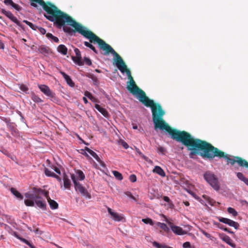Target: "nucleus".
I'll use <instances>...</instances> for the list:
<instances>
[{"label":"nucleus","instance_id":"nucleus-18","mask_svg":"<svg viewBox=\"0 0 248 248\" xmlns=\"http://www.w3.org/2000/svg\"><path fill=\"white\" fill-rule=\"evenodd\" d=\"M34 203H35L38 207L42 209H45L46 208V202L41 197L40 199H36L34 200Z\"/></svg>","mask_w":248,"mask_h":248},{"label":"nucleus","instance_id":"nucleus-55","mask_svg":"<svg viewBox=\"0 0 248 248\" xmlns=\"http://www.w3.org/2000/svg\"><path fill=\"white\" fill-rule=\"evenodd\" d=\"M202 233L207 238H209L211 236V235L209 233L205 232V231H203Z\"/></svg>","mask_w":248,"mask_h":248},{"label":"nucleus","instance_id":"nucleus-41","mask_svg":"<svg viewBox=\"0 0 248 248\" xmlns=\"http://www.w3.org/2000/svg\"><path fill=\"white\" fill-rule=\"evenodd\" d=\"M83 62H85L86 64L89 66L91 65L92 64L91 60L88 58L84 57V61Z\"/></svg>","mask_w":248,"mask_h":248},{"label":"nucleus","instance_id":"nucleus-51","mask_svg":"<svg viewBox=\"0 0 248 248\" xmlns=\"http://www.w3.org/2000/svg\"><path fill=\"white\" fill-rule=\"evenodd\" d=\"M90 49H91L95 53L98 54L97 50L95 49V47L93 46L92 44L90 45V47H89Z\"/></svg>","mask_w":248,"mask_h":248},{"label":"nucleus","instance_id":"nucleus-17","mask_svg":"<svg viewBox=\"0 0 248 248\" xmlns=\"http://www.w3.org/2000/svg\"><path fill=\"white\" fill-rule=\"evenodd\" d=\"M38 50L40 53L45 56L48 55L50 51V49L49 47L45 46H40Z\"/></svg>","mask_w":248,"mask_h":248},{"label":"nucleus","instance_id":"nucleus-61","mask_svg":"<svg viewBox=\"0 0 248 248\" xmlns=\"http://www.w3.org/2000/svg\"><path fill=\"white\" fill-rule=\"evenodd\" d=\"M82 154L83 155H85L86 157H89V158L90 157L89 155L86 152H85L84 153H82Z\"/></svg>","mask_w":248,"mask_h":248},{"label":"nucleus","instance_id":"nucleus-22","mask_svg":"<svg viewBox=\"0 0 248 248\" xmlns=\"http://www.w3.org/2000/svg\"><path fill=\"white\" fill-rule=\"evenodd\" d=\"M222 240L232 248L235 247V245L232 242V239L228 235H225L221 238Z\"/></svg>","mask_w":248,"mask_h":248},{"label":"nucleus","instance_id":"nucleus-43","mask_svg":"<svg viewBox=\"0 0 248 248\" xmlns=\"http://www.w3.org/2000/svg\"><path fill=\"white\" fill-rule=\"evenodd\" d=\"M129 180L132 182H135L137 180L136 176L135 174H131L129 176Z\"/></svg>","mask_w":248,"mask_h":248},{"label":"nucleus","instance_id":"nucleus-15","mask_svg":"<svg viewBox=\"0 0 248 248\" xmlns=\"http://www.w3.org/2000/svg\"><path fill=\"white\" fill-rule=\"evenodd\" d=\"M84 150L88 152L93 157L98 161L102 167H105V163L100 159L97 155L93 151L87 147H85Z\"/></svg>","mask_w":248,"mask_h":248},{"label":"nucleus","instance_id":"nucleus-10","mask_svg":"<svg viewBox=\"0 0 248 248\" xmlns=\"http://www.w3.org/2000/svg\"><path fill=\"white\" fill-rule=\"evenodd\" d=\"M74 51L76 53V56H73L72 57V60L74 62L78 65L81 66L84 65V62L81 60V55L79 50L76 48L74 49Z\"/></svg>","mask_w":248,"mask_h":248},{"label":"nucleus","instance_id":"nucleus-53","mask_svg":"<svg viewBox=\"0 0 248 248\" xmlns=\"http://www.w3.org/2000/svg\"><path fill=\"white\" fill-rule=\"evenodd\" d=\"M163 199L165 202H170V198L167 196H164Z\"/></svg>","mask_w":248,"mask_h":248},{"label":"nucleus","instance_id":"nucleus-35","mask_svg":"<svg viewBox=\"0 0 248 248\" xmlns=\"http://www.w3.org/2000/svg\"><path fill=\"white\" fill-rule=\"evenodd\" d=\"M236 176L239 179L244 182L245 181V180L247 179V178H246L244 174L241 172H237Z\"/></svg>","mask_w":248,"mask_h":248},{"label":"nucleus","instance_id":"nucleus-34","mask_svg":"<svg viewBox=\"0 0 248 248\" xmlns=\"http://www.w3.org/2000/svg\"><path fill=\"white\" fill-rule=\"evenodd\" d=\"M142 221L145 224H149L150 225H151L152 226L154 225V222L152 220V219L150 218H143L142 219Z\"/></svg>","mask_w":248,"mask_h":248},{"label":"nucleus","instance_id":"nucleus-6","mask_svg":"<svg viewBox=\"0 0 248 248\" xmlns=\"http://www.w3.org/2000/svg\"><path fill=\"white\" fill-rule=\"evenodd\" d=\"M33 193H26L25 196L26 198L30 200H35L36 199H40L41 196L43 195L45 197L48 196V191H45L40 188L33 187L32 188Z\"/></svg>","mask_w":248,"mask_h":248},{"label":"nucleus","instance_id":"nucleus-36","mask_svg":"<svg viewBox=\"0 0 248 248\" xmlns=\"http://www.w3.org/2000/svg\"><path fill=\"white\" fill-rule=\"evenodd\" d=\"M89 78H91L93 81V83L94 85H97L98 83V80L96 77L93 74L90 75Z\"/></svg>","mask_w":248,"mask_h":248},{"label":"nucleus","instance_id":"nucleus-60","mask_svg":"<svg viewBox=\"0 0 248 248\" xmlns=\"http://www.w3.org/2000/svg\"><path fill=\"white\" fill-rule=\"evenodd\" d=\"M83 101H84V103L85 104L88 103V100H87V98L85 97H83Z\"/></svg>","mask_w":248,"mask_h":248},{"label":"nucleus","instance_id":"nucleus-46","mask_svg":"<svg viewBox=\"0 0 248 248\" xmlns=\"http://www.w3.org/2000/svg\"><path fill=\"white\" fill-rule=\"evenodd\" d=\"M12 132V134L13 135L14 133H16V129L14 127V124L12 123V125L10 126H8Z\"/></svg>","mask_w":248,"mask_h":248},{"label":"nucleus","instance_id":"nucleus-5","mask_svg":"<svg viewBox=\"0 0 248 248\" xmlns=\"http://www.w3.org/2000/svg\"><path fill=\"white\" fill-rule=\"evenodd\" d=\"M204 178L215 190L219 189L220 186L218 179L213 173L210 171L206 172L204 174Z\"/></svg>","mask_w":248,"mask_h":248},{"label":"nucleus","instance_id":"nucleus-63","mask_svg":"<svg viewBox=\"0 0 248 248\" xmlns=\"http://www.w3.org/2000/svg\"><path fill=\"white\" fill-rule=\"evenodd\" d=\"M246 185H247L248 186V179L247 178L246 180H245V181L244 182Z\"/></svg>","mask_w":248,"mask_h":248},{"label":"nucleus","instance_id":"nucleus-25","mask_svg":"<svg viewBox=\"0 0 248 248\" xmlns=\"http://www.w3.org/2000/svg\"><path fill=\"white\" fill-rule=\"evenodd\" d=\"M63 180L64 183V186L66 188H69L70 187L71 182L66 175H64Z\"/></svg>","mask_w":248,"mask_h":248},{"label":"nucleus","instance_id":"nucleus-8","mask_svg":"<svg viewBox=\"0 0 248 248\" xmlns=\"http://www.w3.org/2000/svg\"><path fill=\"white\" fill-rule=\"evenodd\" d=\"M38 88L40 91L46 95L50 97L54 98L55 94L49 88V87L45 84H39Z\"/></svg>","mask_w":248,"mask_h":248},{"label":"nucleus","instance_id":"nucleus-21","mask_svg":"<svg viewBox=\"0 0 248 248\" xmlns=\"http://www.w3.org/2000/svg\"><path fill=\"white\" fill-rule=\"evenodd\" d=\"M95 108L99 111L104 117L108 118L109 116V114L108 112L107 111V110L102 108L98 104H95Z\"/></svg>","mask_w":248,"mask_h":248},{"label":"nucleus","instance_id":"nucleus-40","mask_svg":"<svg viewBox=\"0 0 248 248\" xmlns=\"http://www.w3.org/2000/svg\"><path fill=\"white\" fill-rule=\"evenodd\" d=\"M135 148L136 152L141 157H142L145 159H146L147 158V157L140 151L139 149H138V148H137L136 147H135Z\"/></svg>","mask_w":248,"mask_h":248},{"label":"nucleus","instance_id":"nucleus-12","mask_svg":"<svg viewBox=\"0 0 248 248\" xmlns=\"http://www.w3.org/2000/svg\"><path fill=\"white\" fill-rule=\"evenodd\" d=\"M108 211L115 221H123V220H125L122 215L119 214L116 212H113L109 207L108 208Z\"/></svg>","mask_w":248,"mask_h":248},{"label":"nucleus","instance_id":"nucleus-9","mask_svg":"<svg viewBox=\"0 0 248 248\" xmlns=\"http://www.w3.org/2000/svg\"><path fill=\"white\" fill-rule=\"evenodd\" d=\"M1 13L6 16L8 18L12 20L13 22L16 23L18 26L23 28L22 25L20 22L17 20L16 17L10 11H7L4 9L1 10Z\"/></svg>","mask_w":248,"mask_h":248},{"label":"nucleus","instance_id":"nucleus-31","mask_svg":"<svg viewBox=\"0 0 248 248\" xmlns=\"http://www.w3.org/2000/svg\"><path fill=\"white\" fill-rule=\"evenodd\" d=\"M24 203L27 206H33L34 205V200L30 199L25 200Z\"/></svg>","mask_w":248,"mask_h":248},{"label":"nucleus","instance_id":"nucleus-64","mask_svg":"<svg viewBox=\"0 0 248 248\" xmlns=\"http://www.w3.org/2000/svg\"><path fill=\"white\" fill-rule=\"evenodd\" d=\"M29 246L31 248H35V247L33 245H32L31 243L29 245Z\"/></svg>","mask_w":248,"mask_h":248},{"label":"nucleus","instance_id":"nucleus-45","mask_svg":"<svg viewBox=\"0 0 248 248\" xmlns=\"http://www.w3.org/2000/svg\"><path fill=\"white\" fill-rule=\"evenodd\" d=\"M124 194L128 196L129 198L132 199L133 200H135L136 201V198L132 195V194H131V193L129 191H126L125 192H124Z\"/></svg>","mask_w":248,"mask_h":248},{"label":"nucleus","instance_id":"nucleus-37","mask_svg":"<svg viewBox=\"0 0 248 248\" xmlns=\"http://www.w3.org/2000/svg\"><path fill=\"white\" fill-rule=\"evenodd\" d=\"M44 172H45L46 175L47 176H48V177H53V174H55V173L51 172L50 170H49L48 169H47L46 168H45Z\"/></svg>","mask_w":248,"mask_h":248},{"label":"nucleus","instance_id":"nucleus-20","mask_svg":"<svg viewBox=\"0 0 248 248\" xmlns=\"http://www.w3.org/2000/svg\"><path fill=\"white\" fill-rule=\"evenodd\" d=\"M48 202L49 206L52 209H56L58 208V203L54 200H51L49 196V192H48V196L45 197Z\"/></svg>","mask_w":248,"mask_h":248},{"label":"nucleus","instance_id":"nucleus-13","mask_svg":"<svg viewBox=\"0 0 248 248\" xmlns=\"http://www.w3.org/2000/svg\"><path fill=\"white\" fill-rule=\"evenodd\" d=\"M169 224L171 230L175 234L177 235H183L186 233V232L183 230L181 227L173 225L171 223H170Z\"/></svg>","mask_w":248,"mask_h":248},{"label":"nucleus","instance_id":"nucleus-33","mask_svg":"<svg viewBox=\"0 0 248 248\" xmlns=\"http://www.w3.org/2000/svg\"><path fill=\"white\" fill-rule=\"evenodd\" d=\"M227 211L230 214H232V215L233 216V217H236L237 216V212L236 211V210L233 208H232V207H229L227 209Z\"/></svg>","mask_w":248,"mask_h":248},{"label":"nucleus","instance_id":"nucleus-1","mask_svg":"<svg viewBox=\"0 0 248 248\" xmlns=\"http://www.w3.org/2000/svg\"><path fill=\"white\" fill-rule=\"evenodd\" d=\"M101 49L105 51L104 55L112 54L115 58L116 65L123 74L126 73L129 81L127 82L126 88L132 94L136 96L139 100L147 107L151 108L153 121L155 129L159 128L165 130L170 137L176 131L169 125L163 119L165 111L159 104H156L153 100L150 99L146 95L145 93L136 85L131 75L130 70L127 68L126 65L121 56L105 42L100 46Z\"/></svg>","mask_w":248,"mask_h":248},{"label":"nucleus","instance_id":"nucleus-11","mask_svg":"<svg viewBox=\"0 0 248 248\" xmlns=\"http://www.w3.org/2000/svg\"><path fill=\"white\" fill-rule=\"evenodd\" d=\"M218 220L221 222L228 224L230 226L234 227L235 229H237L239 227V224L237 222L234 221L229 218L219 217L218 218Z\"/></svg>","mask_w":248,"mask_h":248},{"label":"nucleus","instance_id":"nucleus-42","mask_svg":"<svg viewBox=\"0 0 248 248\" xmlns=\"http://www.w3.org/2000/svg\"><path fill=\"white\" fill-rule=\"evenodd\" d=\"M120 143H121V145L125 149H127V148H128L129 147V146L128 145V144L125 142L124 141V140H121L120 141Z\"/></svg>","mask_w":248,"mask_h":248},{"label":"nucleus","instance_id":"nucleus-39","mask_svg":"<svg viewBox=\"0 0 248 248\" xmlns=\"http://www.w3.org/2000/svg\"><path fill=\"white\" fill-rule=\"evenodd\" d=\"M19 88L21 91L24 92H26L29 90L28 87L24 84H20L19 85Z\"/></svg>","mask_w":248,"mask_h":248},{"label":"nucleus","instance_id":"nucleus-7","mask_svg":"<svg viewBox=\"0 0 248 248\" xmlns=\"http://www.w3.org/2000/svg\"><path fill=\"white\" fill-rule=\"evenodd\" d=\"M71 179L73 182L76 191H78L83 196L86 197H87L89 199L91 198V196L87 190L85 188L82 186V185L77 182L76 177L74 174L71 175Z\"/></svg>","mask_w":248,"mask_h":248},{"label":"nucleus","instance_id":"nucleus-23","mask_svg":"<svg viewBox=\"0 0 248 248\" xmlns=\"http://www.w3.org/2000/svg\"><path fill=\"white\" fill-rule=\"evenodd\" d=\"M153 172L158 174L161 176L164 177L165 176V173L163 170L159 166H155L154 170H153Z\"/></svg>","mask_w":248,"mask_h":248},{"label":"nucleus","instance_id":"nucleus-14","mask_svg":"<svg viewBox=\"0 0 248 248\" xmlns=\"http://www.w3.org/2000/svg\"><path fill=\"white\" fill-rule=\"evenodd\" d=\"M23 22L24 23H25L27 25H28L33 30L35 31L37 29H38L41 34H46V30L44 28H42V27H39L26 20H24L23 21Z\"/></svg>","mask_w":248,"mask_h":248},{"label":"nucleus","instance_id":"nucleus-57","mask_svg":"<svg viewBox=\"0 0 248 248\" xmlns=\"http://www.w3.org/2000/svg\"><path fill=\"white\" fill-rule=\"evenodd\" d=\"M4 48V45L3 43L0 40V48L3 49Z\"/></svg>","mask_w":248,"mask_h":248},{"label":"nucleus","instance_id":"nucleus-26","mask_svg":"<svg viewBox=\"0 0 248 248\" xmlns=\"http://www.w3.org/2000/svg\"><path fill=\"white\" fill-rule=\"evenodd\" d=\"M58 51L62 54L65 55L67 53V48L63 45H60L58 47Z\"/></svg>","mask_w":248,"mask_h":248},{"label":"nucleus","instance_id":"nucleus-52","mask_svg":"<svg viewBox=\"0 0 248 248\" xmlns=\"http://www.w3.org/2000/svg\"><path fill=\"white\" fill-rule=\"evenodd\" d=\"M153 246L155 247H156L157 248H161V245L159 244L158 243L156 242H154L153 243Z\"/></svg>","mask_w":248,"mask_h":248},{"label":"nucleus","instance_id":"nucleus-27","mask_svg":"<svg viewBox=\"0 0 248 248\" xmlns=\"http://www.w3.org/2000/svg\"><path fill=\"white\" fill-rule=\"evenodd\" d=\"M31 98L35 103H42L43 101L38 95L35 94L34 93H31Z\"/></svg>","mask_w":248,"mask_h":248},{"label":"nucleus","instance_id":"nucleus-58","mask_svg":"<svg viewBox=\"0 0 248 248\" xmlns=\"http://www.w3.org/2000/svg\"><path fill=\"white\" fill-rule=\"evenodd\" d=\"M217 226H218V228H219L220 229H221L222 230H223V229H224V228L223 225H222V224H218L217 225Z\"/></svg>","mask_w":248,"mask_h":248},{"label":"nucleus","instance_id":"nucleus-32","mask_svg":"<svg viewBox=\"0 0 248 248\" xmlns=\"http://www.w3.org/2000/svg\"><path fill=\"white\" fill-rule=\"evenodd\" d=\"M77 174L78 175V178L80 180H83L84 179L85 175L82 172V171H81V170H78V171H77Z\"/></svg>","mask_w":248,"mask_h":248},{"label":"nucleus","instance_id":"nucleus-38","mask_svg":"<svg viewBox=\"0 0 248 248\" xmlns=\"http://www.w3.org/2000/svg\"><path fill=\"white\" fill-rule=\"evenodd\" d=\"M157 152L163 155H165L166 152V149L163 147L159 146L157 148Z\"/></svg>","mask_w":248,"mask_h":248},{"label":"nucleus","instance_id":"nucleus-3","mask_svg":"<svg viewBox=\"0 0 248 248\" xmlns=\"http://www.w3.org/2000/svg\"><path fill=\"white\" fill-rule=\"evenodd\" d=\"M51 22H53L54 25L58 29L62 27L63 31L70 35H73L75 32H78L88 39L91 43H97L99 47L105 42L61 10Z\"/></svg>","mask_w":248,"mask_h":248},{"label":"nucleus","instance_id":"nucleus-56","mask_svg":"<svg viewBox=\"0 0 248 248\" xmlns=\"http://www.w3.org/2000/svg\"><path fill=\"white\" fill-rule=\"evenodd\" d=\"M84 45L86 46L89 47H90V45H91V44L90 43H89V42H87V41H85L84 42Z\"/></svg>","mask_w":248,"mask_h":248},{"label":"nucleus","instance_id":"nucleus-2","mask_svg":"<svg viewBox=\"0 0 248 248\" xmlns=\"http://www.w3.org/2000/svg\"><path fill=\"white\" fill-rule=\"evenodd\" d=\"M171 138L178 142H181L190 151L189 156L199 155L203 158L213 160L215 157L224 158L227 164L233 165L237 163L240 167L248 169V162L241 157L235 156L231 157L229 155L214 147L205 140L195 139L186 131L176 130Z\"/></svg>","mask_w":248,"mask_h":248},{"label":"nucleus","instance_id":"nucleus-44","mask_svg":"<svg viewBox=\"0 0 248 248\" xmlns=\"http://www.w3.org/2000/svg\"><path fill=\"white\" fill-rule=\"evenodd\" d=\"M2 120L6 123L7 126H10L11 125H12V123L10 122V120L9 119L3 118Z\"/></svg>","mask_w":248,"mask_h":248},{"label":"nucleus","instance_id":"nucleus-16","mask_svg":"<svg viewBox=\"0 0 248 248\" xmlns=\"http://www.w3.org/2000/svg\"><path fill=\"white\" fill-rule=\"evenodd\" d=\"M63 78L65 79V81H66L67 83L70 86V87H74L75 86L74 82L72 81L71 78L69 76L67 75L64 72H60Z\"/></svg>","mask_w":248,"mask_h":248},{"label":"nucleus","instance_id":"nucleus-29","mask_svg":"<svg viewBox=\"0 0 248 248\" xmlns=\"http://www.w3.org/2000/svg\"><path fill=\"white\" fill-rule=\"evenodd\" d=\"M46 36L48 38L51 39L52 40H53L54 42L56 43H58L59 41V40L58 37L54 36L52 35L51 33H47L46 34Z\"/></svg>","mask_w":248,"mask_h":248},{"label":"nucleus","instance_id":"nucleus-4","mask_svg":"<svg viewBox=\"0 0 248 248\" xmlns=\"http://www.w3.org/2000/svg\"><path fill=\"white\" fill-rule=\"evenodd\" d=\"M31 5L33 7H37V5L35 3L42 6L46 13L44 14V16L50 21H51L61 11L56 6L49 1L45 2L43 0H31Z\"/></svg>","mask_w":248,"mask_h":248},{"label":"nucleus","instance_id":"nucleus-62","mask_svg":"<svg viewBox=\"0 0 248 248\" xmlns=\"http://www.w3.org/2000/svg\"><path fill=\"white\" fill-rule=\"evenodd\" d=\"M184 204H185V205L186 206H189V202H187V201H186V202H184Z\"/></svg>","mask_w":248,"mask_h":248},{"label":"nucleus","instance_id":"nucleus-49","mask_svg":"<svg viewBox=\"0 0 248 248\" xmlns=\"http://www.w3.org/2000/svg\"><path fill=\"white\" fill-rule=\"evenodd\" d=\"M53 169H54V170L55 171V172L59 174H61V171H60V170L56 166H52L51 167Z\"/></svg>","mask_w":248,"mask_h":248},{"label":"nucleus","instance_id":"nucleus-19","mask_svg":"<svg viewBox=\"0 0 248 248\" xmlns=\"http://www.w3.org/2000/svg\"><path fill=\"white\" fill-rule=\"evenodd\" d=\"M3 2L6 5H11L17 11H19L21 9V7L19 5L15 3L12 0H4Z\"/></svg>","mask_w":248,"mask_h":248},{"label":"nucleus","instance_id":"nucleus-50","mask_svg":"<svg viewBox=\"0 0 248 248\" xmlns=\"http://www.w3.org/2000/svg\"><path fill=\"white\" fill-rule=\"evenodd\" d=\"M183 247L184 248H189L190 247V243L189 242H185L183 245Z\"/></svg>","mask_w":248,"mask_h":248},{"label":"nucleus","instance_id":"nucleus-28","mask_svg":"<svg viewBox=\"0 0 248 248\" xmlns=\"http://www.w3.org/2000/svg\"><path fill=\"white\" fill-rule=\"evenodd\" d=\"M157 225L161 229L163 230L165 232H168L169 231V229L167 226V225L164 223L157 222Z\"/></svg>","mask_w":248,"mask_h":248},{"label":"nucleus","instance_id":"nucleus-24","mask_svg":"<svg viewBox=\"0 0 248 248\" xmlns=\"http://www.w3.org/2000/svg\"><path fill=\"white\" fill-rule=\"evenodd\" d=\"M10 190L11 193L14 195L17 199L19 200H22L23 199V196L21 195V194L15 188H11Z\"/></svg>","mask_w":248,"mask_h":248},{"label":"nucleus","instance_id":"nucleus-59","mask_svg":"<svg viewBox=\"0 0 248 248\" xmlns=\"http://www.w3.org/2000/svg\"><path fill=\"white\" fill-rule=\"evenodd\" d=\"M223 230L226 232H229L230 233H231L232 232L231 231H229V229H228V228H224V229H223Z\"/></svg>","mask_w":248,"mask_h":248},{"label":"nucleus","instance_id":"nucleus-30","mask_svg":"<svg viewBox=\"0 0 248 248\" xmlns=\"http://www.w3.org/2000/svg\"><path fill=\"white\" fill-rule=\"evenodd\" d=\"M112 173L114 175V176L119 180H122L123 179V177L121 173L119 172L116 171V170H113Z\"/></svg>","mask_w":248,"mask_h":248},{"label":"nucleus","instance_id":"nucleus-54","mask_svg":"<svg viewBox=\"0 0 248 248\" xmlns=\"http://www.w3.org/2000/svg\"><path fill=\"white\" fill-rule=\"evenodd\" d=\"M53 177L57 179L59 182L61 181V178L58 175H57L56 174H53Z\"/></svg>","mask_w":248,"mask_h":248},{"label":"nucleus","instance_id":"nucleus-48","mask_svg":"<svg viewBox=\"0 0 248 248\" xmlns=\"http://www.w3.org/2000/svg\"><path fill=\"white\" fill-rule=\"evenodd\" d=\"M84 95L87 97H88L89 99H92V98H93V96L92 95V94L88 91H86L84 93Z\"/></svg>","mask_w":248,"mask_h":248},{"label":"nucleus","instance_id":"nucleus-47","mask_svg":"<svg viewBox=\"0 0 248 248\" xmlns=\"http://www.w3.org/2000/svg\"><path fill=\"white\" fill-rule=\"evenodd\" d=\"M18 238L19 239H20L21 241L24 242V243H25L27 245H28V246L31 244V243L30 242H29L27 240H26L25 238L19 237H18Z\"/></svg>","mask_w":248,"mask_h":248}]
</instances>
